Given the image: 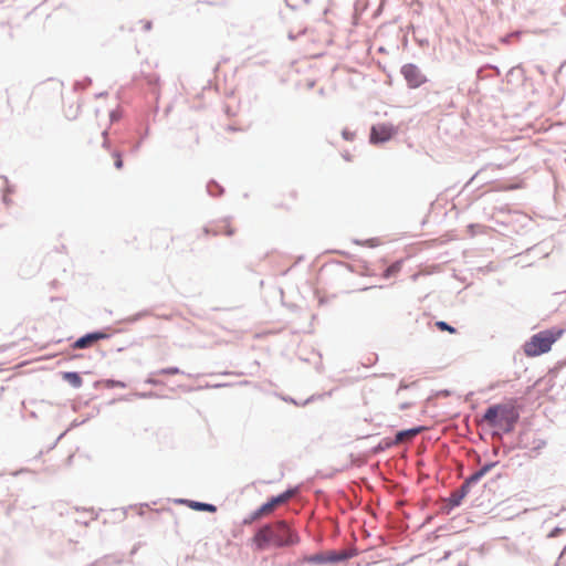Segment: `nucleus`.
<instances>
[{
    "label": "nucleus",
    "mask_w": 566,
    "mask_h": 566,
    "mask_svg": "<svg viewBox=\"0 0 566 566\" xmlns=\"http://www.w3.org/2000/svg\"><path fill=\"white\" fill-rule=\"evenodd\" d=\"M518 415L515 408L509 403H497L489 407L482 417V422L492 428H499L506 432L513 430Z\"/></svg>",
    "instance_id": "nucleus-2"
},
{
    "label": "nucleus",
    "mask_w": 566,
    "mask_h": 566,
    "mask_svg": "<svg viewBox=\"0 0 566 566\" xmlns=\"http://www.w3.org/2000/svg\"><path fill=\"white\" fill-rule=\"evenodd\" d=\"M489 468H490L489 465H485L482 469H480L478 472L472 474L469 479H467L462 485V490H467V488H469L472 483L478 482L489 471Z\"/></svg>",
    "instance_id": "nucleus-11"
},
{
    "label": "nucleus",
    "mask_w": 566,
    "mask_h": 566,
    "mask_svg": "<svg viewBox=\"0 0 566 566\" xmlns=\"http://www.w3.org/2000/svg\"><path fill=\"white\" fill-rule=\"evenodd\" d=\"M256 549L264 551L271 546L282 547L297 542L295 535L284 521L266 524L252 538Z\"/></svg>",
    "instance_id": "nucleus-1"
},
{
    "label": "nucleus",
    "mask_w": 566,
    "mask_h": 566,
    "mask_svg": "<svg viewBox=\"0 0 566 566\" xmlns=\"http://www.w3.org/2000/svg\"><path fill=\"white\" fill-rule=\"evenodd\" d=\"M179 373H180V370H179V368H177V367L163 368V369L159 371V374H160V375H169V376L177 375V374H179Z\"/></svg>",
    "instance_id": "nucleus-15"
},
{
    "label": "nucleus",
    "mask_w": 566,
    "mask_h": 566,
    "mask_svg": "<svg viewBox=\"0 0 566 566\" xmlns=\"http://www.w3.org/2000/svg\"><path fill=\"white\" fill-rule=\"evenodd\" d=\"M63 379L66 380L74 388H80L83 384L81 376L74 371L64 373Z\"/></svg>",
    "instance_id": "nucleus-10"
},
{
    "label": "nucleus",
    "mask_w": 566,
    "mask_h": 566,
    "mask_svg": "<svg viewBox=\"0 0 566 566\" xmlns=\"http://www.w3.org/2000/svg\"><path fill=\"white\" fill-rule=\"evenodd\" d=\"M113 156H114V159H115V167L117 169H120L123 167V159H122L120 154L115 153Z\"/></svg>",
    "instance_id": "nucleus-16"
},
{
    "label": "nucleus",
    "mask_w": 566,
    "mask_h": 566,
    "mask_svg": "<svg viewBox=\"0 0 566 566\" xmlns=\"http://www.w3.org/2000/svg\"><path fill=\"white\" fill-rule=\"evenodd\" d=\"M422 430H423L422 427H418V428H412V429L399 431L396 434L395 443L398 444V443H401L403 441L411 440L417 434H419Z\"/></svg>",
    "instance_id": "nucleus-9"
},
{
    "label": "nucleus",
    "mask_w": 566,
    "mask_h": 566,
    "mask_svg": "<svg viewBox=\"0 0 566 566\" xmlns=\"http://www.w3.org/2000/svg\"><path fill=\"white\" fill-rule=\"evenodd\" d=\"M401 74L410 88H417L427 82L426 75L412 63L405 64L401 67Z\"/></svg>",
    "instance_id": "nucleus-5"
},
{
    "label": "nucleus",
    "mask_w": 566,
    "mask_h": 566,
    "mask_svg": "<svg viewBox=\"0 0 566 566\" xmlns=\"http://www.w3.org/2000/svg\"><path fill=\"white\" fill-rule=\"evenodd\" d=\"M563 328H551L534 334L524 345L523 352L527 357H536L548 353L552 346L564 334Z\"/></svg>",
    "instance_id": "nucleus-3"
},
{
    "label": "nucleus",
    "mask_w": 566,
    "mask_h": 566,
    "mask_svg": "<svg viewBox=\"0 0 566 566\" xmlns=\"http://www.w3.org/2000/svg\"><path fill=\"white\" fill-rule=\"evenodd\" d=\"M207 233H211L212 235H227L231 237L235 233V228L231 224V222L227 219L218 221L210 230H207Z\"/></svg>",
    "instance_id": "nucleus-8"
},
{
    "label": "nucleus",
    "mask_w": 566,
    "mask_h": 566,
    "mask_svg": "<svg viewBox=\"0 0 566 566\" xmlns=\"http://www.w3.org/2000/svg\"><path fill=\"white\" fill-rule=\"evenodd\" d=\"M295 493L296 491L291 489L277 496L272 497L270 501L260 506L255 512H253L250 516V520L245 521V523H251L261 518L262 516L270 515L276 507L290 501L295 495Z\"/></svg>",
    "instance_id": "nucleus-4"
},
{
    "label": "nucleus",
    "mask_w": 566,
    "mask_h": 566,
    "mask_svg": "<svg viewBox=\"0 0 566 566\" xmlns=\"http://www.w3.org/2000/svg\"><path fill=\"white\" fill-rule=\"evenodd\" d=\"M436 326L442 331V332H449L450 334H454L455 333V328L450 326L448 323L443 322V321H438L436 323Z\"/></svg>",
    "instance_id": "nucleus-13"
},
{
    "label": "nucleus",
    "mask_w": 566,
    "mask_h": 566,
    "mask_svg": "<svg viewBox=\"0 0 566 566\" xmlns=\"http://www.w3.org/2000/svg\"><path fill=\"white\" fill-rule=\"evenodd\" d=\"M323 557H321L319 555H315L313 557L310 558V562H313V563H319V562H323Z\"/></svg>",
    "instance_id": "nucleus-17"
},
{
    "label": "nucleus",
    "mask_w": 566,
    "mask_h": 566,
    "mask_svg": "<svg viewBox=\"0 0 566 566\" xmlns=\"http://www.w3.org/2000/svg\"><path fill=\"white\" fill-rule=\"evenodd\" d=\"M189 506L197 511H207V512H211V513H214L217 511V507L212 504L195 502V501L189 502Z\"/></svg>",
    "instance_id": "nucleus-12"
},
{
    "label": "nucleus",
    "mask_w": 566,
    "mask_h": 566,
    "mask_svg": "<svg viewBox=\"0 0 566 566\" xmlns=\"http://www.w3.org/2000/svg\"><path fill=\"white\" fill-rule=\"evenodd\" d=\"M396 128L391 124H378L371 127L370 142L373 144L385 143L396 135Z\"/></svg>",
    "instance_id": "nucleus-6"
},
{
    "label": "nucleus",
    "mask_w": 566,
    "mask_h": 566,
    "mask_svg": "<svg viewBox=\"0 0 566 566\" xmlns=\"http://www.w3.org/2000/svg\"><path fill=\"white\" fill-rule=\"evenodd\" d=\"M108 337V334L104 333V332H94V333H90V334H86L82 337H80L73 345L72 347L74 349H82V348H87V347H92L95 343H97L98 340L101 339H106Z\"/></svg>",
    "instance_id": "nucleus-7"
},
{
    "label": "nucleus",
    "mask_w": 566,
    "mask_h": 566,
    "mask_svg": "<svg viewBox=\"0 0 566 566\" xmlns=\"http://www.w3.org/2000/svg\"><path fill=\"white\" fill-rule=\"evenodd\" d=\"M399 270H400V265H399V263H395V264L390 265V266L386 270V272H385V276H386V277H389V276H391V275L396 274Z\"/></svg>",
    "instance_id": "nucleus-14"
}]
</instances>
